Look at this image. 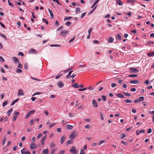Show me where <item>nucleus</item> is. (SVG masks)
Returning a JSON list of instances; mask_svg holds the SVG:
<instances>
[{
  "instance_id": "obj_1",
  "label": "nucleus",
  "mask_w": 154,
  "mask_h": 154,
  "mask_svg": "<svg viewBox=\"0 0 154 154\" xmlns=\"http://www.w3.org/2000/svg\"><path fill=\"white\" fill-rule=\"evenodd\" d=\"M78 135L77 132L75 131H73L71 133V134L70 135L69 138L71 139L72 140H73Z\"/></svg>"
},
{
  "instance_id": "obj_2",
  "label": "nucleus",
  "mask_w": 154,
  "mask_h": 154,
  "mask_svg": "<svg viewBox=\"0 0 154 154\" xmlns=\"http://www.w3.org/2000/svg\"><path fill=\"white\" fill-rule=\"evenodd\" d=\"M75 147L74 146H73L71 147V149L69 150L70 152L73 154H77L78 153V150H76Z\"/></svg>"
},
{
  "instance_id": "obj_3",
  "label": "nucleus",
  "mask_w": 154,
  "mask_h": 154,
  "mask_svg": "<svg viewBox=\"0 0 154 154\" xmlns=\"http://www.w3.org/2000/svg\"><path fill=\"white\" fill-rule=\"evenodd\" d=\"M69 32V31L68 30H62L60 33V35L62 37H64L66 36L67 34Z\"/></svg>"
},
{
  "instance_id": "obj_4",
  "label": "nucleus",
  "mask_w": 154,
  "mask_h": 154,
  "mask_svg": "<svg viewBox=\"0 0 154 154\" xmlns=\"http://www.w3.org/2000/svg\"><path fill=\"white\" fill-rule=\"evenodd\" d=\"M131 70V71L130 72L131 73H138L139 71L137 69L134 68V67H130L129 68Z\"/></svg>"
},
{
  "instance_id": "obj_5",
  "label": "nucleus",
  "mask_w": 154,
  "mask_h": 154,
  "mask_svg": "<svg viewBox=\"0 0 154 154\" xmlns=\"http://www.w3.org/2000/svg\"><path fill=\"white\" fill-rule=\"evenodd\" d=\"M35 112V110H32L31 111H29L26 115L25 118L26 119L27 118L29 117L30 116V115L31 114H33V113H34Z\"/></svg>"
},
{
  "instance_id": "obj_6",
  "label": "nucleus",
  "mask_w": 154,
  "mask_h": 154,
  "mask_svg": "<svg viewBox=\"0 0 154 154\" xmlns=\"http://www.w3.org/2000/svg\"><path fill=\"white\" fill-rule=\"evenodd\" d=\"M26 149L25 148H23L21 151V153L22 154H31L29 151H27L26 152Z\"/></svg>"
},
{
  "instance_id": "obj_7",
  "label": "nucleus",
  "mask_w": 154,
  "mask_h": 154,
  "mask_svg": "<svg viewBox=\"0 0 154 154\" xmlns=\"http://www.w3.org/2000/svg\"><path fill=\"white\" fill-rule=\"evenodd\" d=\"M57 84V85L59 88H62L64 86V83L62 81L59 82Z\"/></svg>"
},
{
  "instance_id": "obj_8",
  "label": "nucleus",
  "mask_w": 154,
  "mask_h": 154,
  "mask_svg": "<svg viewBox=\"0 0 154 154\" xmlns=\"http://www.w3.org/2000/svg\"><path fill=\"white\" fill-rule=\"evenodd\" d=\"M30 148L32 149H35L37 148V146L34 143H32L30 146Z\"/></svg>"
},
{
  "instance_id": "obj_9",
  "label": "nucleus",
  "mask_w": 154,
  "mask_h": 154,
  "mask_svg": "<svg viewBox=\"0 0 154 154\" xmlns=\"http://www.w3.org/2000/svg\"><path fill=\"white\" fill-rule=\"evenodd\" d=\"M12 59H13L15 63H18L19 62V60L17 58L14 57H12Z\"/></svg>"
},
{
  "instance_id": "obj_10",
  "label": "nucleus",
  "mask_w": 154,
  "mask_h": 154,
  "mask_svg": "<svg viewBox=\"0 0 154 154\" xmlns=\"http://www.w3.org/2000/svg\"><path fill=\"white\" fill-rule=\"evenodd\" d=\"M24 95V94L23 93V90L22 89L19 90L18 91V94H17V95L18 96H19V95L22 96V95Z\"/></svg>"
},
{
  "instance_id": "obj_11",
  "label": "nucleus",
  "mask_w": 154,
  "mask_h": 154,
  "mask_svg": "<svg viewBox=\"0 0 154 154\" xmlns=\"http://www.w3.org/2000/svg\"><path fill=\"white\" fill-rule=\"evenodd\" d=\"M92 103L93 105V106L95 107H97L98 105L97 104V102L95 100H92Z\"/></svg>"
},
{
  "instance_id": "obj_12",
  "label": "nucleus",
  "mask_w": 154,
  "mask_h": 154,
  "mask_svg": "<svg viewBox=\"0 0 154 154\" xmlns=\"http://www.w3.org/2000/svg\"><path fill=\"white\" fill-rule=\"evenodd\" d=\"M139 82L137 80H132L130 81V83L131 84H138Z\"/></svg>"
},
{
  "instance_id": "obj_13",
  "label": "nucleus",
  "mask_w": 154,
  "mask_h": 154,
  "mask_svg": "<svg viewBox=\"0 0 154 154\" xmlns=\"http://www.w3.org/2000/svg\"><path fill=\"white\" fill-rule=\"evenodd\" d=\"M32 53L34 54H37V52L36 51L35 49L32 48L29 51V53L30 54Z\"/></svg>"
},
{
  "instance_id": "obj_14",
  "label": "nucleus",
  "mask_w": 154,
  "mask_h": 154,
  "mask_svg": "<svg viewBox=\"0 0 154 154\" xmlns=\"http://www.w3.org/2000/svg\"><path fill=\"white\" fill-rule=\"evenodd\" d=\"M72 87L75 88H78L79 87V85L78 83H75L73 84L72 85Z\"/></svg>"
},
{
  "instance_id": "obj_15",
  "label": "nucleus",
  "mask_w": 154,
  "mask_h": 154,
  "mask_svg": "<svg viewBox=\"0 0 154 154\" xmlns=\"http://www.w3.org/2000/svg\"><path fill=\"white\" fill-rule=\"evenodd\" d=\"M116 96L119 97L120 98H124V96L121 93H117L116 94Z\"/></svg>"
},
{
  "instance_id": "obj_16",
  "label": "nucleus",
  "mask_w": 154,
  "mask_h": 154,
  "mask_svg": "<svg viewBox=\"0 0 154 154\" xmlns=\"http://www.w3.org/2000/svg\"><path fill=\"white\" fill-rule=\"evenodd\" d=\"M65 137L64 136H62L61 138V140H60V143L61 144H63V143L64 142V141L65 139Z\"/></svg>"
},
{
  "instance_id": "obj_17",
  "label": "nucleus",
  "mask_w": 154,
  "mask_h": 154,
  "mask_svg": "<svg viewBox=\"0 0 154 154\" xmlns=\"http://www.w3.org/2000/svg\"><path fill=\"white\" fill-rule=\"evenodd\" d=\"M116 3L119 5L120 6H121L123 5V3L120 0H117L116 2Z\"/></svg>"
},
{
  "instance_id": "obj_18",
  "label": "nucleus",
  "mask_w": 154,
  "mask_h": 154,
  "mask_svg": "<svg viewBox=\"0 0 154 154\" xmlns=\"http://www.w3.org/2000/svg\"><path fill=\"white\" fill-rule=\"evenodd\" d=\"M13 108H11L9 109V110L7 112V114L8 115V116H10L11 113L13 111Z\"/></svg>"
},
{
  "instance_id": "obj_19",
  "label": "nucleus",
  "mask_w": 154,
  "mask_h": 154,
  "mask_svg": "<svg viewBox=\"0 0 154 154\" xmlns=\"http://www.w3.org/2000/svg\"><path fill=\"white\" fill-rule=\"evenodd\" d=\"M66 127L69 130H70L72 129L73 128V126L69 125H67L66 126Z\"/></svg>"
},
{
  "instance_id": "obj_20",
  "label": "nucleus",
  "mask_w": 154,
  "mask_h": 154,
  "mask_svg": "<svg viewBox=\"0 0 154 154\" xmlns=\"http://www.w3.org/2000/svg\"><path fill=\"white\" fill-rule=\"evenodd\" d=\"M147 55L149 57H151L154 55V52L153 51H151L150 52L148 53Z\"/></svg>"
},
{
  "instance_id": "obj_21",
  "label": "nucleus",
  "mask_w": 154,
  "mask_h": 154,
  "mask_svg": "<svg viewBox=\"0 0 154 154\" xmlns=\"http://www.w3.org/2000/svg\"><path fill=\"white\" fill-rule=\"evenodd\" d=\"M48 149H45L43 151V154H48Z\"/></svg>"
},
{
  "instance_id": "obj_22",
  "label": "nucleus",
  "mask_w": 154,
  "mask_h": 154,
  "mask_svg": "<svg viewBox=\"0 0 154 154\" xmlns=\"http://www.w3.org/2000/svg\"><path fill=\"white\" fill-rule=\"evenodd\" d=\"M19 98H17V99L14 100L11 103V105H13L16 102H17V101L19 100Z\"/></svg>"
},
{
  "instance_id": "obj_23",
  "label": "nucleus",
  "mask_w": 154,
  "mask_h": 154,
  "mask_svg": "<svg viewBox=\"0 0 154 154\" xmlns=\"http://www.w3.org/2000/svg\"><path fill=\"white\" fill-rule=\"evenodd\" d=\"M124 102L125 103H131L132 102V101L131 100H129V99H127V100H125Z\"/></svg>"
},
{
  "instance_id": "obj_24",
  "label": "nucleus",
  "mask_w": 154,
  "mask_h": 154,
  "mask_svg": "<svg viewBox=\"0 0 154 154\" xmlns=\"http://www.w3.org/2000/svg\"><path fill=\"white\" fill-rule=\"evenodd\" d=\"M113 41V38L112 37H109L108 39V42L109 43L112 42Z\"/></svg>"
},
{
  "instance_id": "obj_25",
  "label": "nucleus",
  "mask_w": 154,
  "mask_h": 154,
  "mask_svg": "<svg viewBox=\"0 0 154 154\" xmlns=\"http://www.w3.org/2000/svg\"><path fill=\"white\" fill-rule=\"evenodd\" d=\"M119 136L121 139H123L125 137V135L124 133H122L119 135Z\"/></svg>"
},
{
  "instance_id": "obj_26",
  "label": "nucleus",
  "mask_w": 154,
  "mask_h": 154,
  "mask_svg": "<svg viewBox=\"0 0 154 154\" xmlns=\"http://www.w3.org/2000/svg\"><path fill=\"white\" fill-rule=\"evenodd\" d=\"M55 146L56 145L55 143L51 142L50 144V146L52 148H53L55 147Z\"/></svg>"
},
{
  "instance_id": "obj_27",
  "label": "nucleus",
  "mask_w": 154,
  "mask_h": 154,
  "mask_svg": "<svg viewBox=\"0 0 154 154\" xmlns=\"http://www.w3.org/2000/svg\"><path fill=\"white\" fill-rule=\"evenodd\" d=\"M138 99L140 102H141L142 101H143L144 100V99L143 97H139Z\"/></svg>"
},
{
  "instance_id": "obj_28",
  "label": "nucleus",
  "mask_w": 154,
  "mask_h": 154,
  "mask_svg": "<svg viewBox=\"0 0 154 154\" xmlns=\"http://www.w3.org/2000/svg\"><path fill=\"white\" fill-rule=\"evenodd\" d=\"M123 93L124 95L125 96H131V94L129 93L128 92H125L124 91Z\"/></svg>"
},
{
  "instance_id": "obj_29",
  "label": "nucleus",
  "mask_w": 154,
  "mask_h": 154,
  "mask_svg": "<svg viewBox=\"0 0 154 154\" xmlns=\"http://www.w3.org/2000/svg\"><path fill=\"white\" fill-rule=\"evenodd\" d=\"M117 38L118 39V40H120L122 39V37L121 35L119 34H117Z\"/></svg>"
},
{
  "instance_id": "obj_30",
  "label": "nucleus",
  "mask_w": 154,
  "mask_h": 154,
  "mask_svg": "<svg viewBox=\"0 0 154 154\" xmlns=\"http://www.w3.org/2000/svg\"><path fill=\"white\" fill-rule=\"evenodd\" d=\"M49 13L51 17L52 18H53L54 16L52 11L51 10L49 11Z\"/></svg>"
},
{
  "instance_id": "obj_31",
  "label": "nucleus",
  "mask_w": 154,
  "mask_h": 154,
  "mask_svg": "<svg viewBox=\"0 0 154 154\" xmlns=\"http://www.w3.org/2000/svg\"><path fill=\"white\" fill-rule=\"evenodd\" d=\"M135 0H127V2L128 3H131L132 4H133Z\"/></svg>"
},
{
  "instance_id": "obj_32",
  "label": "nucleus",
  "mask_w": 154,
  "mask_h": 154,
  "mask_svg": "<svg viewBox=\"0 0 154 154\" xmlns=\"http://www.w3.org/2000/svg\"><path fill=\"white\" fill-rule=\"evenodd\" d=\"M128 76L131 77H135L137 76V75L136 74L129 75Z\"/></svg>"
},
{
  "instance_id": "obj_33",
  "label": "nucleus",
  "mask_w": 154,
  "mask_h": 154,
  "mask_svg": "<svg viewBox=\"0 0 154 154\" xmlns=\"http://www.w3.org/2000/svg\"><path fill=\"white\" fill-rule=\"evenodd\" d=\"M56 149H54L52 150L50 154H54L56 151Z\"/></svg>"
},
{
  "instance_id": "obj_34",
  "label": "nucleus",
  "mask_w": 154,
  "mask_h": 154,
  "mask_svg": "<svg viewBox=\"0 0 154 154\" xmlns=\"http://www.w3.org/2000/svg\"><path fill=\"white\" fill-rule=\"evenodd\" d=\"M42 20L43 22L44 23H45L46 24H48V21L45 19L44 18H42Z\"/></svg>"
},
{
  "instance_id": "obj_35",
  "label": "nucleus",
  "mask_w": 154,
  "mask_h": 154,
  "mask_svg": "<svg viewBox=\"0 0 154 154\" xmlns=\"http://www.w3.org/2000/svg\"><path fill=\"white\" fill-rule=\"evenodd\" d=\"M101 97L102 98V99L104 101H105L106 100V97L105 96L102 95Z\"/></svg>"
},
{
  "instance_id": "obj_36",
  "label": "nucleus",
  "mask_w": 154,
  "mask_h": 154,
  "mask_svg": "<svg viewBox=\"0 0 154 154\" xmlns=\"http://www.w3.org/2000/svg\"><path fill=\"white\" fill-rule=\"evenodd\" d=\"M8 101H5L3 102L2 105L3 106H6V105L8 104Z\"/></svg>"
},
{
  "instance_id": "obj_37",
  "label": "nucleus",
  "mask_w": 154,
  "mask_h": 154,
  "mask_svg": "<svg viewBox=\"0 0 154 154\" xmlns=\"http://www.w3.org/2000/svg\"><path fill=\"white\" fill-rule=\"evenodd\" d=\"M24 67L25 69L27 70H28V65L27 63H26L25 64Z\"/></svg>"
},
{
  "instance_id": "obj_38",
  "label": "nucleus",
  "mask_w": 154,
  "mask_h": 154,
  "mask_svg": "<svg viewBox=\"0 0 154 154\" xmlns=\"http://www.w3.org/2000/svg\"><path fill=\"white\" fill-rule=\"evenodd\" d=\"M56 124V123H54L51 124L49 126V128H51L52 127L54 126Z\"/></svg>"
},
{
  "instance_id": "obj_39",
  "label": "nucleus",
  "mask_w": 154,
  "mask_h": 154,
  "mask_svg": "<svg viewBox=\"0 0 154 154\" xmlns=\"http://www.w3.org/2000/svg\"><path fill=\"white\" fill-rule=\"evenodd\" d=\"M72 18V17H65L64 20H68L70 19L71 18Z\"/></svg>"
},
{
  "instance_id": "obj_40",
  "label": "nucleus",
  "mask_w": 154,
  "mask_h": 154,
  "mask_svg": "<svg viewBox=\"0 0 154 154\" xmlns=\"http://www.w3.org/2000/svg\"><path fill=\"white\" fill-rule=\"evenodd\" d=\"M65 24L67 26H69L71 25V22H70L69 21L67 22H66L65 23Z\"/></svg>"
},
{
  "instance_id": "obj_41",
  "label": "nucleus",
  "mask_w": 154,
  "mask_h": 154,
  "mask_svg": "<svg viewBox=\"0 0 154 154\" xmlns=\"http://www.w3.org/2000/svg\"><path fill=\"white\" fill-rule=\"evenodd\" d=\"M72 143V141L71 140H69L67 141L66 143V145L67 146L69 144H71Z\"/></svg>"
},
{
  "instance_id": "obj_42",
  "label": "nucleus",
  "mask_w": 154,
  "mask_h": 154,
  "mask_svg": "<svg viewBox=\"0 0 154 154\" xmlns=\"http://www.w3.org/2000/svg\"><path fill=\"white\" fill-rule=\"evenodd\" d=\"M22 70L19 69H16V72L17 73H20L22 72Z\"/></svg>"
},
{
  "instance_id": "obj_43",
  "label": "nucleus",
  "mask_w": 154,
  "mask_h": 154,
  "mask_svg": "<svg viewBox=\"0 0 154 154\" xmlns=\"http://www.w3.org/2000/svg\"><path fill=\"white\" fill-rule=\"evenodd\" d=\"M6 138L5 137H4V139H3L2 142V145L3 146L4 144H5L6 140Z\"/></svg>"
},
{
  "instance_id": "obj_44",
  "label": "nucleus",
  "mask_w": 154,
  "mask_h": 154,
  "mask_svg": "<svg viewBox=\"0 0 154 154\" xmlns=\"http://www.w3.org/2000/svg\"><path fill=\"white\" fill-rule=\"evenodd\" d=\"M42 136V134H38L37 136V138L38 139H39Z\"/></svg>"
},
{
  "instance_id": "obj_45",
  "label": "nucleus",
  "mask_w": 154,
  "mask_h": 154,
  "mask_svg": "<svg viewBox=\"0 0 154 154\" xmlns=\"http://www.w3.org/2000/svg\"><path fill=\"white\" fill-rule=\"evenodd\" d=\"M5 61V60L3 59V58L2 57L0 56V62H4Z\"/></svg>"
},
{
  "instance_id": "obj_46",
  "label": "nucleus",
  "mask_w": 154,
  "mask_h": 154,
  "mask_svg": "<svg viewBox=\"0 0 154 154\" xmlns=\"http://www.w3.org/2000/svg\"><path fill=\"white\" fill-rule=\"evenodd\" d=\"M17 116H16L15 115H14L13 116V119H12V121H15L17 119Z\"/></svg>"
},
{
  "instance_id": "obj_47",
  "label": "nucleus",
  "mask_w": 154,
  "mask_h": 154,
  "mask_svg": "<svg viewBox=\"0 0 154 154\" xmlns=\"http://www.w3.org/2000/svg\"><path fill=\"white\" fill-rule=\"evenodd\" d=\"M51 47H60V46L59 45H51Z\"/></svg>"
},
{
  "instance_id": "obj_48",
  "label": "nucleus",
  "mask_w": 154,
  "mask_h": 154,
  "mask_svg": "<svg viewBox=\"0 0 154 154\" xmlns=\"http://www.w3.org/2000/svg\"><path fill=\"white\" fill-rule=\"evenodd\" d=\"M41 145L42 146H44V145L45 140L42 139V140H41Z\"/></svg>"
},
{
  "instance_id": "obj_49",
  "label": "nucleus",
  "mask_w": 154,
  "mask_h": 154,
  "mask_svg": "<svg viewBox=\"0 0 154 154\" xmlns=\"http://www.w3.org/2000/svg\"><path fill=\"white\" fill-rule=\"evenodd\" d=\"M104 140H101L98 143L99 145H100L102 143L104 142Z\"/></svg>"
},
{
  "instance_id": "obj_50",
  "label": "nucleus",
  "mask_w": 154,
  "mask_h": 154,
  "mask_svg": "<svg viewBox=\"0 0 154 154\" xmlns=\"http://www.w3.org/2000/svg\"><path fill=\"white\" fill-rule=\"evenodd\" d=\"M87 88H83L79 89V91H85V90H86Z\"/></svg>"
},
{
  "instance_id": "obj_51",
  "label": "nucleus",
  "mask_w": 154,
  "mask_h": 154,
  "mask_svg": "<svg viewBox=\"0 0 154 154\" xmlns=\"http://www.w3.org/2000/svg\"><path fill=\"white\" fill-rule=\"evenodd\" d=\"M85 128H90V125H87L85 126Z\"/></svg>"
},
{
  "instance_id": "obj_52",
  "label": "nucleus",
  "mask_w": 154,
  "mask_h": 154,
  "mask_svg": "<svg viewBox=\"0 0 154 154\" xmlns=\"http://www.w3.org/2000/svg\"><path fill=\"white\" fill-rule=\"evenodd\" d=\"M116 86V84L115 83H112L111 85V87L112 88L115 87Z\"/></svg>"
},
{
  "instance_id": "obj_53",
  "label": "nucleus",
  "mask_w": 154,
  "mask_h": 154,
  "mask_svg": "<svg viewBox=\"0 0 154 154\" xmlns=\"http://www.w3.org/2000/svg\"><path fill=\"white\" fill-rule=\"evenodd\" d=\"M130 90L132 92H134L136 91V89L135 88H132Z\"/></svg>"
},
{
  "instance_id": "obj_54",
  "label": "nucleus",
  "mask_w": 154,
  "mask_h": 154,
  "mask_svg": "<svg viewBox=\"0 0 154 154\" xmlns=\"http://www.w3.org/2000/svg\"><path fill=\"white\" fill-rule=\"evenodd\" d=\"M64 152L65 151L64 150L60 151L59 152L58 154H63L64 153Z\"/></svg>"
},
{
  "instance_id": "obj_55",
  "label": "nucleus",
  "mask_w": 154,
  "mask_h": 154,
  "mask_svg": "<svg viewBox=\"0 0 154 154\" xmlns=\"http://www.w3.org/2000/svg\"><path fill=\"white\" fill-rule=\"evenodd\" d=\"M152 131V130L151 128H149L147 131V133L148 134L150 133Z\"/></svg>"
},
{
  "instance_id": "obj_56",
  "label": "nucleus",
  "mask_w": 154,
  "mask_h": 154,
  "mask_svg": "<svg viewBox=\"0 0 154 154\" xmlns=\"http://www.w3.org/2000/svg\"><path fill=\"white\" fill-rule=\"evenodd\" d=\"M80 154H85V152L83 151V149H81L80 152Z\"/></svg>"
},
{
  "instance_id": "obj_57",
  "label": "nucleus",
  "mask_w": 154,
  "mask_h": 154,
  "mask_svg": "<svg viewBox=\"0 0 154 154\" xmlns=\"http://www.w3.org/2000/svg\"><path fill=\"white\" fill-rule=\"evenodd\" d=\"M80 8H79V7H77L76 9V10H75V11L76 12H79V11H80Z\"/></svg>"
},
{
  "instance_id": "obj_58",
  "label": "nucleus",
  "mask_w": 154,
  "mask_h": 154,
  "mask_svg": "<svg viewBox=\"0 0 154 154\" xmlns=\"http://www.w3.org/2000/svg\"><path fill=\"white\" fill-rule=\"evenodd\" d=\"M47 135H45L44 137H42V139L45 140L46 139Z\"/></svg>"
},
{
  "instance_id": "obj_59",
  "label": "nucleus",
  "mask_w": 154,
  "mask_h": 154,
  "mask_svg": "<svg viewBox=\"0 0 154 154\" xmlns=\"http://www.w3.org/2000/svg\"><path fill=\"white\" fill-rule=\"evenodd\" d=\"M138 100H139L138 99H137L135 100H134V103H137L140 102Z\"/></svg>"
},
{
  "instance_id": "obj_60",
  "label": "nucleus",
  "mask_w": 154,
  "mask_h": 154,
  "mask_svg": "<svg viewBox=\"0 0 154 154\" xmlns=\"http://www.w3.org/2000/svg\"><path fill=\"white\" fill-rule=\"evenodd\" d=\"M33 119H31L30 121V125L32 126L33 124Z\"/></svg>"
},
{
  "instance_id": "obj_61",
  "label": "nucleus",
  "mask_w": 154,
  "mask_h": 154,
  "mask_svg": "<svg viewBox=\"0 0 154 154\" xmlns=\"http://www.w3.org/2000/svg\"><path fill=\"white\" fill-rule=\"evenodd\" d=\"M18 67H19L20 68H22V64L20 63L19 64L18 66Z\"/></svg>"
},
{
  "instance_id": "obj_62",
  "label": "nucleus",
  "mask_w": 154,
  "mask_h": 154,
  "mask_svg": "<svg viewBox=\"0 0 154 154\" xmlns=\"http://www.w3.org/2000/svg\"><path fill=\"white\" fill-rule=\"evenodd\" d=\"M18 54L19 55H20L22 56H24V54L22 52H19L18 53Z\"/></svg>"
},
{
  "instance_id": "obj_63",
  "label": "nucleus",
  "mask_w": 154,
  "mask_h": 154,
  "mask_svg": "<svg viewBox=\"0 0 154 154\" xmlns=\"http://www.w3.org/2000/svg\"><path fill=\"white\" fill-rule=\"evenodd\" d=\"M139 133H145V130L143 129H141Z\"/></svg>"
},
{
  "instance_id": "obj_64",
  "label": "nucleus",
  "mask_w": 154,
  "mask_h": 154,
  "mask_svg": "<svg viewBox=\"0 0 154 154\" xmlns=\"http://www.w3.org/2000/svg\"><path fill=\"white\" fill-rule=\"evenodd\" d=\"M57 131L58 132H60L61 131V129L60 128H57Z\"/></svg>"
}]
</instances>
